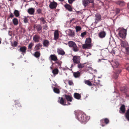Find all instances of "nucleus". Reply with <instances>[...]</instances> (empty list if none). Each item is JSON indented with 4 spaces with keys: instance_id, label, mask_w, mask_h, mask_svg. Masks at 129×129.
<instances>
[{
    "instance_id": "f257e3e1",
    "label": "nucleus",
    "mask_w": 129,
    "mask_h": 129,
    "mask_svg": "<svg viewBox=\"0 0 129 129\" xmlns=\"http://www.w3.org/2000/svg\"><path fill=\"white\" fill-rule=\"evenodd\" d=\"M77 114V118L78 120L82 124H85L88 120L87 116L80 112H78Z\"/></svg>"
},
{
    "instance_id": "f03ea898",
    "label": "nucleus",
    "mask_w": 129,
    "mask_h": 129,
    "mask_svg": "<svg viewBox=\"0 0 129 129\" xmlns=\"http://www.w3.org/2000/svg\"><path fill=\"white\" fill-rule=\"evenodd\" d=\"M68 44L70 47L72 48L74 51L77 52L79 50L76 44L74 42L72 41H69Z\"/></svg>"
},
{
    "instance_id": "7ed1b4c3",
    "label": "nucleus",
    "mask_w": 129,
    "mask_h": 129,
    "mask_svg": "<svg viewBox=\"0 0 129 129\" xmlns=\"http://www.w3.org/2000/svg\"><path fill=\"white\" fill-rule=\"evenodd\" d=\"M118 29L119 30L118 32V35L122 39L125 38L127 34L126 30L124 28L120 29V28Z\"/></svg>"
},
{
    "instance_id": "20e7f679",
    "label": "nucleus",
    "mask_w": 129,
    "mask_h": 129,
    "mask_svg": "<svg viewBox=\"0 0 129 129\" xmlns=\"http://www.w3.org/2000/svg\"><path fill=\"white\" fill-rule=\"evenodd\" d=\"M101 124L102 126H105L104 124V123L106 124H108L109 122V120L107 118L103 119L100 121Z\"/></svg>"
},
{
    "instance_id": "39448f33",
    "label": "nucleus",
    "mask_w": 129,
    "mask_h": 129,
    "mask_svg": "<svg viewBox=\"0 0 129 129\" xmlns=\"http://www.w3.org/2000/svg\"><path fill=\"white\" fill-rule=\"evenodd\" d=\"M73 60L74 63L79 64L80 62V58L79 56H74L73 57Z\"/></svg>"
},
{
    "instance_id": "423d86ee",
    "label": "nucleus",
    "mask_w": 129,
    "mask_h": 129,
    "mask_svg": "<svg viewBox=\"0 0 129 129\" xmlns=\"http://www.w3.org/2000/svg\"><path fill=\"white\" fill-rule=\"evenodd\" d=\"M93 0H82V3L85 7L87 6L89 3H93Z\"/></svg>"
},
{
    "instance_id": "0eeeda50",
    "label": "nucleus",
    "mask_w": 129,
    "mask_h": 129,
    "mask_svg": "<svg viewBox=\"0 0 129 129\" xmlns=\"http://www.w3.org/2000/svg\"><path fill=\"white\" fill-rule=\"evenodd\" d=\"M57 5V3L54 2L53 1L50 2L49 5V7L51 9H53L55 8Z\"/></svg>"
},
{
    "instance_id": "6e6552de",
    "label": "nucleus",
    "mask_w": 129,
    "mask_h": 129,
    "mask_svg": "<svg viewBox=\"0 0 129 129\" xmlns=\"http://www.w3.org/2000/svg\"><path fill=\"white\" fill-rule=\"evenodd\" d=\"M58 102L61 105L65 106L67 105L66 101L62 97H59L58 100Z\"/></svg>"
},
{
    "instance_id": "1a4fd4ad",
    "label": "nucleus",
    "mask_w": 129,
    "mask_h": 129,
    "mask_svg": "<svg viewBox=\"0 0 129 129\" xmlns=\"http://www.w3.org/2000/svg\"><path fill=\"white\" fill-rule=\"evenodd\" d=\"M112 67L115 69V68H117L119 66V63L116 60L113 61L111 63Z\"/></svg>"
},
{
    "instance_id": "9d476101",
    "label": "nucleus",
    "mask_w": 129,
    "mask_h": 129,
    "mask_svg": "<svg viewBox=\"0 0 129 129\" xmlns=\"http://www.w3.org/2000/svg\"><path fill=\"white\" fill-rule=\"evenodd\" d=\"M116 3L120 7H123L125 4V2L123 1H118L116 2Z\"/></svg>"
},
{
    "instance_id": "9b49d317",
    "label": "nucleus",
    "mask_w": 129,
    "mask_h": 129,
    "mask_svg": "<svg viewBox=\"0 0 129 129\" xmlns=\"http://www.w3.org/2000/svg\"><path fill=\"white\" fill-rule=\"evenodd\" d=\"M27 47L25 46H22L20 47L19 50L20 52L22 53L25 54L26 52Z\"/></svg>"
},
{
    "instance_id": "f8f14e48",
    "label": "nucleus",
    "mask_w": 129,
    "mask_h": 129,
    "mask_svg": "<svg viewBox=\"0 0 129 129\" xmlns=\"http://www.w3.org/2000/svg\"><path fill=\"white\" fill-rule=\"evenodd\" d=\"M121 71L120 69H119L116 72L114 73L113 75V78L116 79L117 78L118 76V74L120 73Z\"/></svg>"
},
{
    "instance_id": "ddd939ff",
    "label": "nucleus",
    "mask_w": 129,
    "mask_h": 129,
    "mask_svg": "<svg viewBox=\"0 0 129 129\" xmlns=\"http://www.w3.org/2000/svg\"><path fill=\"white\" fill-rule=\"evenodd\" d=\"M64 96L66 100L68 102H71L72 101L73 98L71 95L65 94L64 95Z\"/></svg>"
},
{
    "instance_id": "4468645a",
    "label": "nucleus",
    "mask_w": 129,
    "mask_h": 129,
    "mask_svg": "<svg viewBox=\"0 0 129 129\" xmlns=\"http://www.w3.org/2000/svg\"><path fill=\"white\" fill-rule=\"evenodd\" d=\"M92 45L90 44H89L86 43V44H83L82 46V47L83 49H89L91 47Z\"/></svg>"
},
{
    "instance_id": "2eb2a0df",
    "label": "nucleus",
    "mask_w": 129,
    "mask_h": 129,
    "mask_svg": "<svg viewBox=\"0 0 129 129\" xmlns=\"http://www.w3.org/2000/svg\"><path fill=\"white\" fill-rule=\"evenodd\" d=\"M43 44L44 47H48L49 45V42L47 40H44Z\"/></svg>"
},
{
    "instance_id": "dca6fc26",
    "label": "nucleus",
    "mask_w": 129,
    "mask_h": 129,
    "mask_svg": "<svg viewBox=\"0 0 129 129\" xmlns=\"http://www.w3.org/2000/svg\"><path fill=\"white\" fill-rule=\"evenodd\" d=\"M40 36H39L36 35L33 37V40L35 42H39Z\"/></svg>"
},
{
    "instance_id": "f3484780",
    "label": "nucleus",
    "mask_w": 129,
    "mask_h": 129,
    "mask_svg": "<svg viewBox=\"0 0 129 129\" xmlns=\"http://www.w3.org/2000/svg\"><path fill=\"white\" fill-rule=\"evenodd\" d=\"M64 6L66 9L68 11L71 12L72 11V8L71 6L68 4H67L64 5Z\"/></svg>"
},
{
    "instance_id": "a211bd4d",
    "label": "nucleus",
    "mask_w": 129,
    "mask_h": 129,
    "mask_svg": "<svg viewBox=\"0 0 129 129\" xmlns=\"http://www.w3.org/2000/svg\"><path fill=\"white\" fill-rule=\"evenodd\" d=\"M120 110L119 111V112L120 113H124L125 112V108L124 105H122L120 108Z\"/></svg>"
},
{
    "instance_id": "6ab92c4d",
    "label": "nucleus",
    "mask_w": 129,
    "mask_h": 129,
    "mask_svg": "<svg viewBox=\"0 0 129 129\" xmlns=\"http://www.w3.org/2000/svg\"><path fill=\"white\" fill-rule=\"evenodd\" d=\"M59 37V34L58 30H57L55 31L54 33V38L55 40H56L58 39Z\"/></svg>"
},
{
    "instance_id": "aec40b11",
    "label": "nucleus",
    "mask_w": 129,
    "mask_h": 129,
    "mask_svg": "<svg viewBox=\"0 0 129 129\" xmlns=\"http://www.w3.org/2000/svg\"><path fill=\"white\" fill-rule=\"evenodd\" d=\"M96 17L95 22L97 23L99 21H100L101 20V15L99 14H97L95 15Z\"/></svg>"
},
{
    "instance_id": "412c9836",
    "label": "nucleus",
    "mask_w": 129,
    "mask_h": 129,
    "mask_svg": "<svg viewBox=\"0 0 129 129\" xmlns=\"http://www.w3.org/2000/svg\"><path fill=\"white\" fill-rule=\"evenodd\" d=\"M106 33L104 31H102L100 32L98 34L99 37L100 38H103L105 37L106 36Z\"/></svg>"
},
{
    "instance_id": "4be33fe9",
    "label": "nucleus",
    "mask_w": 129,
    "mask_h": 129,
    "mask_svg": "<svg viewBox=\"0 0 129 129\" xmlns=\"http://www.w3.org/2000/svg\"><path fill=\"white\" fill-rule=\"evenodd\" d=\"M50 57L52 60L56 61L58 60L57 56L55 55L52 54L50 56Z\"/></svg>"
},
{
    "instance_id": "5701e85b",
    "label": "nucleus",
    "mask_w": 129,
    "mask_h": 129,
    "mask_svg": "<svg viewBox=\"0 0 129 129\" xmlns=\"http://www.w3.org/2000/svg\"><path fill=\"white\" fill-rule=\"evenodd\" d=\"M35 9L33 8H30L28 9L27 10V12L30 14H33L35 12Z\"/></svg>"
},
{
    "instance_id": "b1692460",
    "label": "nucleus",
    "mask_w": 129,
    "mask_h": 129,
    "mask_svg": "<svg viewBox=\"0 0 129 129\" xmlns=\"http://www.w3.org/2000/svg\"><path fill=\"white\" fill-rule=\"evenodd\" d=\"M57 52L59 54L63 55L65 54V52L63 50L61 49H58Z\"/></svg>"
},
{
    "instance_id": "393cba45",
    "label": "nucleus",
    "mask_w": 129,
    "mask_h": 129,
    "mask_svg": "<svg viewBox=\"0 0 129 129\" xmlns=\"http://www.w3.org/2000/svg\"><path fill=\"white\" fill-rule=\"evenodd\" d=\"M87 64L86 63H80L78 64L77 65V67L79 69H82Z\"/></svg>"
},
{
    "instance_id": "a878e982",
    "label": "nucleus",
    "mask_w": 129,
    "mask_h": 129,
    "mask_svg": "<svg viewBox=\"0 0 129 129\" xmlns=\"http://www.w3.org/2000/svg\"><path fill=\"white\" fill-rule=\"evenodd\" d=\"M120 44L122 47H125L127 45L128 43L126 42L123 41L121 40H120Z\"/></svg>"
},
{
    "instance_id": "bb28decb",
    "label": "nucleus",
    "mask_w": 129,
    "mask_h": 129,
    "mask_svg": "<svg viewBox=\"0 0 129 129\" xmlns=\"http://www.w3.org/2000/svg\"><path fill=\"white\" fill-rule=\"evenodd\" d=\"M35 27L36 28V29L40 33L41 32L42 27L41 25L40 24H38L37 26H36Z\"/></svg>"
},
{
    "instance_id": "cd10ccee",
    "label": "nucleus",
    "mask_w": 129,
    "mask_h": 129,
    "mask_svg": "<svg viewBox=\"0 0 129 129\" xmlns=\"http://www.w3.org/2000/svg\"><path fill=\"white\" fill-rule=\"evenodd\" d=\"M33 55L37 58H39L41 55V53L40 51H37L35 52Z\"/></svg>"
},
{
    "instance_id": "c85d7f7f",
    "label": "nucleus",
    "mask_w": 129,
    "mask_h": 129,
    "mask_svg": "<svg viewBox=\"0 0 129 129\" xmlns=\"http://www.w3.org/2000/svg\"><path fill=\"white\" fill-rule=\"evenodd\" d=\"M74 96L75 98L78 100L80 99L81 98V95L77 93H74Z\"/></svg>"
},
{
    "instance_id": "c756f323",
    "label": "nucleus",
    "mask_w": 129,
    "mask_h": 129,
    "mask_svg": "<svg viewBox=\"0 0 129 129\" xmlns=\"http://www.w3.org/2000/svg\"><path fill=\"white\" fill-rule=\"evenodd\" d=\"M42 45L40 43H39L36 45L35 46L36 48L35 50H38L40 49V48L42 47Z\"/></svg>"
},
{
    "instance_id": "7c9ffc66",
    "label": "nucleus",
    "mask_w": 129,
    "mask_h": 129,
    "mask_svg": "<svg viewBox=\"0 0 129 129\" xmlns=\"http://www.w3.org/2000/svg\"><path fill=\"white\" fill-rule=\"evenodd\" d=\"M125 117L127 120L129 121V109H128L125 114Z\"/></svg>"
},
{
    "instance_id": "2f4dec72",
    "label": "nucleus",
    "mask_w": 129,
    "mask_h": 129,
    "mask_svg": "<svg viewBox=\"0 0 129 129\" xmlns=\"http://www.w3.org/2000/svg\"><path fill=\"white\" fill-rule=\"evenodd\" d=\"M12 22L14 25H17L18 24V20L17 19V18H14L12 20Z\"/></svg>"
},
{
    "instance_id": "473e14b6",
    "label": "nucleus",
    "mask_w": 129,
    "mask_h": 129,
    "mask_svg": "<svg viewBox=\"0 0 129 129\" xmlns=\"http://www.w3.org/2000/svg\"><path fill=\"white\" fill-rule=\"evenodd\" d=\"M69 35L71 37H74L75 36V34L73 31L71 30H69Z\"/></svg>"
},
{
    "instance_id": "72a5a7b5",
    "label": "nucleus",
    "mask_w": 129,
    "mask_h": 129,
    "mask_svg": "<svg viewBox=\"0 0 129 129\" xmlns=\"http://www.w3.org/2000/svg\"><path fill=\"white\" fill-rule=\"evenodd\" d=\"M73 74L74 77L76 78H78L80 76V73L78 72H74Z\"/></svg>"
},
{
    "instance_id": "f704fd0d",
    "label": "nucleus",
    "mask_w": 129,
    "mask_h": 129,
    "mask_svg": "<svg viewBox=\"0 0 129 129\" xmlns=\"http://www.w3.org/2000/svg\"><path fill=\"white\" fill-rule=\"evenodd\" d=\"M85 83L90 86H92V83L91 82L88 80H84Z\"/></svg>"
},
{
    "instance_id": "c9c22d12",
    "label": "nucleus",
    "mask_w": 129,
    "mask_h": 129,
    "mask_svg": "<svg viewBox=\"0 0 129 129\" xmlns=\"http://www.w3.org/2000/svg\"><path fill=\"white\" fill-rule=\"evenodd\" d=\"M55 64L56 67H58L61 66L60 63L58 61H56L54 63H52V65Z\"/></svg>"
},
{
    "instance_id": "e433bc0d",
    "label": "nucleus",
    "mask_w": 129,
    "mask_h": 129,
    "mask_svg": "<svg viewBox=\"0 0 129 129\" xmlns=\"http://www.w3.org/2000/svg\"><path fill=\"white\" fill-rule=\"evenodd\" d=\"M14 14L16 17H18L19 16V11L17 10H15Z\"/></svg>"
},
{
    "instance_id": "4c0bfd02",
    "label": "nucleus",
    "mask_w": 129,
    "mask_h": 129,
    "mask_svg": "<svg viewBox=\"0 0 129 129\" xmlns=\"http://www.w3.org/2000/svg\"><path fill=\"white\" fill-rule=\"evenodd\" d=\"M58 70L57 68H55L52 70V73L54 75H56L58 73Z\"/></svg>"
},
{
    "instance_id": "58836bf2",
    "label": "nucleus",
    "mask_w": 129,
    "mask_h": 129,
    "mask_svg": "<svg viewBox=\"0 0 129 129\" xmlns=\"http://www.w3.org/2000/svg\"><path fill=\"white\" fill-rule=\"evenodd\" d=\"M53 91L55 93L59 94L60 93V90L59 89L56 88L54 87L53 89Z\"/></svg>"
},
{
    "instance_id": "ea45409f",
    "label": "nucleus",
    "mask_w": 129,
    "mask_h": 129,
    "mask_svg": "<svg viewBox=\"0 0 129 129\" xmlns=\"http://www.w3.org/2000/svg\"><path fill=\"white\" fill-rule=\"evenodd\" d=\"M120 90L122 91H123L124 92H127L128 91V88L125 87L121 88Z\"/></svg>"
},
{
    "instance_id": "a19ab883",
    "label": "nucleus",
    "mask_w": 129,
    "mask_h": 129,
    "mask_svg": "<svg viewBox=\"0 0 129 129\" xmlns=\"http://www.w3.org/2000/svg\"><path fill=\"white\" fill-rule=\"evenodd\" d=\"M15 103L16 105H17V106H18V107H21V105L19 101L18 100H15Z\"/></svg>"
},
{
    "instance_id": "79ce46f5",
    "label": "nucleus",
    "mask_w": 129,
    "mask_h": 129,
    "mask_svg": "<svg viewBox=\"0 0 129 129\" xmlns=\"http://www.w3.org/2000/svg\"><path fill=\"white\" fill-rule=\"evenodd\" d=\"M34 44L33 43H31L28 45V49H30L31 50L33 46L34 45Z\"/></svg>"
},
{
    "instance_id": "37998d69",
    "label": "nucleus",
    "mask_w": 129,
    "mask_h": 129,
    "mask_svg": "<svg viewBox=\"0 0 129 129\" xmlns=\"http://www.w3.org/2000/svg\"><path fill=\"white\" fill-rule=\"evenodd\" d=\"M86 43L90 44L91 42V40L90 38H89L87 39L86 40Z\"/></svg>"
},
{
    "instance_id": "c03bdc74",
    "label": "nucleus",
    "mask_w": 129,
    "mask_h": 129,
    "mask_svg": "<svg viewBox=\"0 0 129 129\" xmlns=\"http://www.w3.org/2000/svg\"><path fill=\"white\" fill-rule=\"evenodd\" d=\"M75 28L77 32L80 31L81 30V28L79 26H76V27Z\"/></svg>"
},
{
    "instance_id": "a18cd8bd",
    "label": "nucleus",
    "mask_w": 129,
    "mask_h": 129,
    "mask_svg": "<svg viewBox=\"0 0 129 129\" xmlns=\"http://www.w3.org/2000/svg\"><path fill=\"white\" fill-rule=\"evenodd\" d=\"M18 44V43L16 41H14V43L12 44V46L13 47H16Z\"/></svg>"
},
{
    "instance_id": "49530a36",
    "label": "nucleus",
    "mask_w": 129,
    "mask_h": 129,
    "mask_svg": "<svg viewBox=\"0 0 129 129\" xmlns=\"http://www.w3.org/2000/svg\"><path fill=\"white\" fill-rule=\"evenodd\" d=\"M120 9L118 8H116L115 10V13L116 14H118L120 11Z\"/></svg>"
},
{
    "instance_id": "de8ad7c7",
    "label": "nucleus",
    "mask_w": 129,
    "mask_h": 129,
    "mask_svg": "<svg viewBox=\"0 0 129 129\" xmlns=\"http://www.w3.org/2000/svg\"><path fill=\"white\" fill-rule=\"evenodd\" d=\"M40 19L43 22V24L45 23L46 22V21L45 20L44 18L43 17H41Z\"/></svg>"
},
{
    "instance_id": "09e8293b",
    "label": "nucleus",
    "mask_w": 129,
    "mask_h": 129,
    "mask_svg": "<svg viewBox=\"0 0 129 129\" xmlns=\"http://www.w3.org/2000/svg\"><path fill=\"white\" fill-rule=\"evenodd\" d=\"M68 83L71 86L74 85V83L72 80H69L68 81Z\"/></svg>"
},
{
    "instance_id": "8fccbe9b",
    "label": "nucleus",
    "mask_w": 129,
    "mask_h": 129,
    "mask_svg": "<svg viewBox=\"0 0 129 129\" xmlns=\"http://www.w3.org/2000/svg\"><path fill=\"white\" fill-rule=\"evenodd\" d=\"M28 19L26 17H25L24 18V22L25 23H26L28 22Z\"/></svg>"
},
{
    "instance_id": "3c124183",
    "label": "nucleus",
    "mask_w": 129,
    "mask_h": 129,
    "mask_svg": "<svg viewBox=\"0 0 129 129\" xmlns=\"http://www.w3.org/2000/svg\"><path fill=\"white\" fill-rule=\"evenodd\" d=\"M14 16L12 13H10L9 16L8 17V18H13L14 17Z\"/></svg>"
},
{
    "instance_id": "603ef678",
    "label": "nucleus",
    "mask_w": 129,
    "mask_h": 129,
    "mask_svg": "<svg viewBox=\"0 0 129 129\" xmlns=\"http://www.w3.org/2000/svg\"><path fill=\"white\" fill-rule=\"evenodd\" d=\"M86 31L84 32L81 33V37H83L86 34Z\"/></svg>"
},
{
    "instance_id": "864d4df0",
    "label": "nucleus",
    "mask_w": 129,
    "mask_h": 129,
    "mask_svg": "<svg viewBox=\"0 0 129 129\" xmlns=\"http://www.w3.org/2000/svg\"><path fill=\"white\" fill-rule=\"evenodd\" d=\"M125 50L126 52L129 54V46L125 48Z\"/></svg>"
},
{
    "instance_id": "5fc2aeb1",
    "label": "nucleus",
    "mask_w": 129,
    "mask_h": 129,
    "mask_svg": "<svg viewBox=\"0 0 129 129\" xmlns=\"http://www.w3.org/2000/svg\"><path fill=\"white\" fill-rule=\"evenodd\" d=\"M37 12L38 14H40L41 13V10L40 9H38L37 10Z\"/></svg>"
},
{
    "instance_id": "6e6d98bb",
    "label": "nucleus",
    "mask_w": 129,
    "mask_h": 129,
    "mask_svg": "<svg viewBox=\"0 0 129 129\" xmlns=\"http://www.w3.org/2000/svg\"><path fill=\"white\" fill-rule=\"evenodd\" d=\"M76 0H68V2L69 4H71L74 1Z\"/></svg>"
},
{
    "instance_id": "4d7b16f0",
    "label": "nucleus",
    "mask_w": 129,
    "mask_h": 129,
    "mask_svg": "<svg viewBox=\"0 0 129 129\" xmlns=\"http://www.w3.org/2000/svg\"><path fill=\"white\" fill-rule=\"evenodd\" d=\"M126 69L129 71V66L126 68Z\"/></svg>"
},
{
    "instance_id": "13d9d810",
    "label": "nucleus",
    "mask_w": 129,
    "mask_h": 129,
    "mask_svg": "<svg viewBox=\"0 0 129 129\" xmlns=\"http://www.w3.org/2000/svg\"><path fill=\"white\" fill-rule=\"evenodd\" d=\"M127 8L128 9H129V3H128L127 4Z\"/></svg>"
},
{
    "instance_id": "bf43d9fd",
    "label": "nucleus",
    "mask_w": 129,
    "mask_h": 129,
    "mask_svg": "<svg viewBox=\"0 0 129 129\" xmlns=\"http://www.w3.org/2000/svg\"><path fill=\"white\" fill-rule=\"evenodd\" d=\"M126 97H129V95H128L127 94H126Z\"/></svg>"
},
{
    "instance_id": "052dcab7",
    "label": "nucleus",
    "mask_w": 129,
    "mask_h": 129,
    "mask_svg": "<svg viewBox=\"0 0 129 129\" xmlns=\"http://www.w3.org/2000/svg\"><path fill=\"white\" fill-rule=\"evenodd\" d=\"M58 0L60 1H61V2H63L64 1V0Z\"/></svg>"
},
{
    "instance_id": "680f3d73",
    "label": "nucleus",
    "mask_w": 129,
    "mask_h": 129,
    "mask_svg": "<svg viewBox=\"0 0 129 129\" xmlns=\"http://www.w3.org/2000/svg\"><path fill=\"white\" fill-rule=\"evenodd\" d=\"M1 38H0V44L1 43Z\"/></svg>"
},
{
    "instance_id": "e2e57ef3",
    "label": "nucleus",
    "mask_w": 129,
    "mask_h": 129,
    "mask_svg": "<svg viewBox=\"0 0 129 129\" xmlns=\"http://www.w3.org/2000/svg\"><path fill=\"white\" fill-rule=\"evenodd\" d=\"M79 12V11H78L77 12V14H78V13Z\"/></svg>"
},
{
    "instance_id": "0e129e2a",
    "label": "nucleus",
    "mask_w": 129,
    "mask_h": 129,
    "mask_svg": "<svg viewBox=\"0 0 129 129\" xmlns=\"http://www.w3.org/2000/svg\"><path fill=\"white\" fill-rule=\"evenodd\" d=\"M68 104L69 105H70V103H68Z\"/></svg>"
},
{
    "instance_id": "69168bd1",
    "label": "nucleus",
    "mask_w": 129,
    "mask_h": 129,
    "mask_svg": "<svg viewBox=\"0 0 129 129\" xmlns=\"http://www.w3.org/2000/svg\"><path fill=\"white\" fill-rule=\"evenodd\" d=\"M99 84V83H97V84H96V85H98V84Z\"/></svg>"
},
{
    "instance_id": "338daca9",
    "label": "nucleus",
    "mask_w": 129,
    "mask_h": 129,
    "mask_svg": "<svg viewBox=\"0 0 129 129\" xmlns=\"http://www.w3.org/2000/svg\"><path fill=\"white\" fill-rule=\"evenodd\" d=\"M44 29H45L46 30V28H44Z\"/></svg>"
},
{
    "instance_id": "774afa93",
    "label": "nucleus",
    "mask_w": 129,
    "mask_h": 129,
    "mask_svg": "<svg viewBox=\"0 0 129 129\" xmlns=\"http://www.w3.org/2000/svg\"><path fill=\"white\" fill-rule=\"evenodd\" d=\"M92 5H93V6H94L93 4H92Z\"/></svg>"
}]
</instances>
